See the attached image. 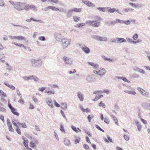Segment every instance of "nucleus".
<instances>
[{"instance_id": "f257e3e1", "label": "nucleus", "mask_w": 150, "mask_h": 150, "mask_svg": "<svg viewBox=\"0 0 150 150\" xmlns=\"http://www.w3.org/2000/svg\"><path fill=\"white\" fill-rule=\"evenodd\" d=\"M31 66L34 67H38L42 64V61L41 59H32L31 60Z\"/></svg>"}, {"instance_id": "f03ea898", "label": "nucleus", "mask_w": 150, "mask_h": 150, "mask_svg": "<svg viewBox=\"0 0 150 150\" xmlns=\"http://www.w3.org/2000/svg\"><path fill=\"white\" fill-rule=\"evenodd\" d=\"M61 44L62 45L63 48L64 49L68 46L71 43V40L66 38L62 39L61 40Z\"/></svg>"}, {"instance_id": "7ed1b4c3", "label": "nucleus", "mask_w": 150, "mask_h": 150, "mask_svg": "<svg viewBox=\"0 0 150 150\" xmlns=\"http://www.w3.org/2000/svg\"><path fill=\"white\" fill-rule=\"evenodd\" d=\"M25 4L24 3L20 2H15L14 8L18 11H21L24 9L23 5Z\"/></svg>"}, {"instance_id": "20e7f679", "label": "nucleus", "mask_w": 150, "mask_h": 150, "mask_svg": "<svg viewBox=\"0 0 150 150\" xmlns=\"http://www.w3.org/2000/svg\"><path fill=\"white\" fill-rule=\"evenodd\" d=\"M62 60L64 61L65 64H71L73 62V60L71 59H70L66 56L63 57Z\"/></svg>"}, {"instance_id": "39448f33", "label": "nucleus", "mask_w": 150, "mask_h": 150, "mask_svg": "<svg viewBox=\"0 0 150 150\" xmlns=\"http://www.w3.org/2000/svg\"><path fill=\"white\" fill-rule=\"evenodd\" d=\"M36 7L33 5H29L27 4L24 7V9L26 11H28L30 9L36 11Z\"/></svg>"}, {"instance_id": "423d86ee", "label": "nucleus", "mask_w": 150, "mask_h": 150, "mask_svg": "<svg viewBox=\"0 0 150 150\" xmlns=\"http://www.w3.org/2000/svg\"><path fill=\"white\" fill-rule=\"evenodd\" d=\"M8 105L9 108L11 110V111L13 114L16 116H19V114L18 112L16 111V109L13 107L10 103H8Z\"/></svg>"}, {"instance_id": "0eeeda50", "label": "nucleus", "mask_w": 150, "mask_h": 150, "mask_svg": "<svg viewBox=\"0 0 150 150\" xmlns=\"http://www.w3.org/2000/svg\"><path fill=\"white\" fill-rule=\"evenodd\" d=\"M56 40L58 41H60L62 39V35L61 33H55L54 34Z\"/></svg>"}, {"instance_id": "6e6552de", "label": "nucleus", "mask_w": 150, "mask_h": 150, "mask_svg": "<svg viewBox=\"0 0 150 150\" xmlns=\"http://www.w3.org/2000/svg\"><path fill=\"white\" fill-rule=\"evenodd\" d=\"M100 23L98 21H93L92 26L94 27H98L100 25Z\"/></svg>"}, {"instance_id": "1a4fd4ad", "label": "nucleus", "mask_w": 150, "mask_h": 150, "mask_svg": "<svg viewBox=\"0 0 150 150\" xmlns=\"http://www.w3.org/2000/svg\"><path fill=\"white\" fill-rule=\"evenodd\" d=\"M77 97L81 101H83L84 100V96L80 92H78L77 93Z\"/></svg>"}, {"instance_id": "9d476101", "label": "nucleus", "mask_w": 150, "mask_h": 150, "mask_svg": "<svg viewBox=\"0 0 150 150\" xmlns=\"http://www.w3.org/2000/svg\"><path fill=\"white\" fill-rule=\"evenodd\" d=\"M150 104V103H149L143 102L142 103V106L144 108L149 110Z\"/></svg>"}, {"instance_id": "9b49d317", "label": "nucleus", "mask_w": 150, "mask_h": 150, "mask_svg": "<svg viewBox=\"0 0 150 150\" xmlns=\"http://www.w3.org/2000/svg\"><path fill=\"white\" fill-rule=\"evenodd\" d=\"M81 48L82 50L86 54L89 53L90 52L89 48L86 46L83 47V46H82Z\"/></svg>"}, {"instance_id": "f8f14e48", "label": "nucleus", "mask_w": 150, "mask_h": 150, "mask_svg": "<svg viewBox=\"0 0 150 150\" xmlns=\"http://www.w3.org/2000/svg\"><path fill=\"white\" fill-rule=\"evenodd\" d=\"M117 42L119 43H121L123 42H126V40L123 38H117Z\"/></svg>"}, {"instance_id": "ddd939ff", "label": "nucleus", "mask_w": 150, "mask_h": 150, "mask_svg": "<svg viewBox=\"0 0 150 150\" xmlns=\"http://www.w3.org/2000/svg\"><path fill=\"white\" fill-rule=\"evenodd\" d=\"M22 139L23 140V144L24 145V146L26 147H28V140L26 139L24 137H22Z\"/></svg>"}, {"instance_id": "4468645a", "label": "nucleus", "mask_w": 150, "mask_h": 150, "mask_svg": "<svg viewBox=\"0 0 150 150\" xmlns=\"http://www.w3.org/2000/svg\"><path fill=\"white\" fill-rule=\"evenodd\" d=\"M72 9L68 10L66 13L67 16L68 18H70L72 16Z\"/></svg>"}, {"instance_id": "2eb2a0df", "label": "nucleus", "mask_w": 150, "mask_h": 150, "mask_svg": "<svg viewBox=\"0 0 150 150\" xmlns=\"http://www.w3.org/2000/svg\"><path fill=\"white\" fill-rule=\"evenodd\" d=\"M86 80L89 82H91L93 80L92 76L90 75H88L86 76Z\"/></svg>"}, {"instance_id": "dca6fc26", "label": "nucleus", "mask_w": 150, "mask_h": 150, "mask_svg": "<svg viewBox=\"0 0 150 150\" xmlns=\"http://www.w3.org/2000/svg\"><path fill=\"white\" fill-rule=\"evenodd\" d=\"M106 8L108 10V12H110L111 13H114L115 11V10H116V8H111L109 7H107Z\"/></svg>"}, {"instance_id": "f3484780", "label": "nucleus", "mask_w": 150, "mask_h": 150, "mask_svg": "<svg viewBox=\"0 0 150 150\" xmlns=\"http://www.w3.org/2000/svg\"><path fill=\"white\" fill-rule=\"evenodd\" d=\"M4 84L7 87H8L11 89L15 90V87L12 85H10L8 83L5 82L4 83Z\"/></svg>"}, {"instance_id": "a211bd4d", "label": "nucleus", "mask_w": 150, "mask_h": 150, "mask_svg": "<svg viewBox=\"0 0 150 150\" xmlns=\"http://www.w3.org/2000/svg\"><path fill=\"white\" fill-rule=\"evenodd\" d=\"M91 38H92L97 41H100V36L96 35H93L91 36Z\"/></svg>"}, {"instance_id": "6ab92c4d", "label": "nucleus", "mask_w": 150, "mask_h": 150, "mask_svg": "<svg viewBox=\"0 0 150 150\" xmlns=\"http://www.w3.org/2000/svg\"><path fill=\"white\" fill-rule=\"evenodd\" d=\"M134 10V9H133L129 8H124L123 9V11L125 13H127L130 11H133Z\"/></svg>"}, {"instance_id": "aec40b11", "label": "nucleus", "mask_w": 150, "mask_h": 150, "mask_svg": "<svg viewBox=\"0 0 150 150\" xmlns=\"http://www.w3.org/2000/svg\"><path fill=\"white\" fill-rule=\"evenodd\" d=\"M61 105V108L64 110H66L67 108V104L66 103H62Z\"/></svg>"}, {"instance_id": "412c9836", "label": "nucleus", "mask_w": 150, "mask_h": 150, "mask_svg": "<svg viewBox=\"0 0 150 150\" xmlns=\"http://www.w3.org/2000/svg\"><path fill=\"white\" fill-rule=\"evenodd\" d=\"M124 91L125 93L129 94H131L133 95H135L136 94V92L134 91H133L128 90H125Z\"/></svg>"}, {"instance_id": "4be33fe9", "label": "nucleus", "mask_w": 150, "mask_h": 150, "mask_svg": "<svg viewBox=\"0 0 150 150\" xmlns=\"http://www.w3.org/2000/svg\"><path fill=\"white\" fill-rule=\"evenodd\" d=\"M136 123L137 126L138 130L139 131H140L141 130L142 128L141 125L139 124V122H136Z\"/></svg>"}, {"instance_id": "5701e85b", "label": "nucleus", "mask_w": 150, "mask_h": 150, "mask_svg": "<svg viewBox=\"0 0 150 150\" xmlns=\"http://www.w3.org/2000/svg\"><path fill=\"white\" fill-rule=\"evenodd\" d=\"M64 144L67 146H69L70 144V142L69 140L67 139H65L64 142Z\"/></svg>"}, {"instance_id": "b1692460", "label": "nucleus", "mask_w": 150, "mask_h": 150, "mask_svg": "<svg viewBox=\"0 0 150 150\" xmlns=\"http://www.w3.org/2000/svg\"><path fill=\"white\" fill-rule=\"evenodd\" d=\"M111 117H112V119H113V120H114V122H115V123L118 125V121L117 119L116 118V117H115V116L113 115H111Z\"/></svg>"}, {"instance_id": "393cba45", "label": "nucleus", "mask_w": 150, "mask_h": 150, "mask_svg": "<svg viewBox=\"0 0 150 150\" xmlns=\"http://www.w3.org/2000/svg\"><path fill=\"white\" fill-rule=\"evenodd\" d=\"M47 104L51 108H53L54 106L53 105L51 99L50 100L48 101Z\"/></svg>"}, {"instance_id": "a878e982", "label": "nucleus", "mask_w": 150, "mask_h": 150, "mask_svg": "<svg viewBox=\"0 0 150 150\" xmlns=\"http://www.w3.org/2000/svg\"><path fill=\"white\" fill-rule=\"evenodd\" d=\"M45 93H47V94L48 95H50L51 94H54L55 92L54 90L48 91H45Z\"/></svg>"}, {"instance_id": "bb28decb", "label": "nucleus", "mask_w": 150, "mask_h": 150, "mask_svg": "<svg viewBox=\"0 0 150 150\" xmlns=\"http://www.w3.org/2000/svg\"><path fill=\"white\" fill-rule=\"evenodd\" d=\"M16 39L19 40H26V38L25 37L21 36H17Z\"/></svg>"}, {"instance_id": "cd10ccee", "label": "nucleus", "mask_w": 150, "mask_h": 150, "mask_svg": "<svg viewBox=\"0 0 150 150\" xmlns=\"http://www.w3.org/2000/svg\"><path fill=\"white\" fill-rule=\"evenodd\" d=\"M93 72L94 73L97 74L100 76L104 75L105 73V72H103V73H102V74H99L98 72V71L95 70H93Z\"/></svg>"}, {"instance_id": "c85d7f7f", "label": "nucleus", "mask_w": 150, "mask_h": 150, "mask_svg": "<svg viewBox=\"0 0 150 150\" xmlns=\"http://www.w3.org/2000/svg\"><path fill=\"white\" fill-rule=\"evenodd\" d=\"M0 95L1 97H5L7 96L6 94L3 91L0 90Z\"/></svg>"}, {"instance_id": "c756f323", "label": "nucleus", "mask_w": 150, "mask_h": 150, "mask_svg": "<svg viewBox=\"0 0 150 150\" xmlns=\"http://www.w3.org/2000/svg\"><path fill=\"white\" fill-rule=\"evenodd\" d=\"M73 11H75L77 12H80L81 11V8H72Z\"/></svg>"}, {"instance_id": "7c9ffc66", "label": "nucleus", "mask_w": 150, "mask_h": 150, "mask_svg": "<svg viewBox=\"0 0 150 150\" xmlns=\"http://www.w3.org/2000/svg\"><path fill=\"white\" fill-rule=\"evenodd\" d=\"M83 131L89 137H92L91 134L90 133L89 131L87 129H84Z\"/></svg>"}, {"instance_id": "2f4dec72", "label": "nucleus", "mask_w": 150, "mask_h": 150, "mask_svg": "<svg viewBox=\"0 0 150 150\" xmlns=\"http://www.w3.org/2000/svg\"><path fill=\"white\" fill-rule=\"evenodd\" d=\"M31 79H33L35 81H37L39 80V79L36 76L33 75L31 76Z\"/></svg>"}, {"instance_id": "473e14b6", "label": "nucleus", "mask_w": 150, "mask_h": 150, "mask_svg": "<svg viewBox=\"0 0 150 150\" xmlns=\"http://www.w3.org/2000/svg\"><path fill=\"white\" fill-rule=\"evenodd\" d=\"M108 40L107 38L105 37H101L100 38V41H106Z\"/></svg>"}, {"instance_id": "72a5a7b5", "label": "nucleus", "mask_w": 150, "mask_h": 150, "mask_svg": "<svg viewBox=\"0 0 150 150\" xmlns=\"http://www.w3.org/2000/svg\"><path fill=\"white\" fill-rule=\"evenodd\" d=\"M73 18L75 21L77 22L80 20V18L78 16H74L73 17Z\"/></svg>"}, {"instance_id": "f704fd0d", "label": "nucleus", "mask_w": 150, "mask_h": 150, "mask_svg": "<svg viewBox=\"0 0 150 150\" xmlns=\"http://www.w3.org/2000/svg\"><path fill=\"white\" fill-rule=\"evenodd\" d=\"M142 95H143L145 96L148 97V95L149 94V93L145 91L144 89L142 91V93L141 94Z\"/></svg>"}, {"instance_id": "c9c22d12", "label": "nucleus", "mask_w": 150, "mask_h": 150, "mask_svg": "<svg viewBox=\"0 0 150 150\" xmlns=\"http://www.w3.org/2000/svg\"><path fill=\"white\" fill-rule=\"evenodd\" d=\"M94 117V116L93 115H89L88 116V120L89 122H91V119Z\"/></svg>"}, {"instance_id": "e433bc0d", "label": "nucleus", "mask_w": 150, "mask_h": 150, "mask_svg": "<svg viewBox=\"0 0 150 150\" xmlns=\"http://www.w3.org/2000/svg\"><path fill=\"white\" fill-rule=\"evenodd\" d=\"M107 9L106 8H102L101 7H99L97 8V9L99 11H101L105 12V9Z\"/></svg>"}, {"instance_id": "4c0bfd02", "label": "nucleus", "mask_w": 150, "mask_h": 150, "mask_svg": "<svg viewBox=\"0 0 150 150\" xmlns=\"http://www.w3.org/2000/svg\"><path fill=\"white\" fill-rule=\"evenodd\" d=\"M17 124H18L19 125H21L22 127L23 128H26V125H25V123H20L19 122H17Z\"/></svg>"}, {"instance_id": "58836bf2", "label": "nucleus", "mask_w": 150, "mask_h": 150, "mask_svg": "<svg viewBox=\"0 0 150 150\" xmlns=\"http://www.w3.org/2000/svg\"><path fill=\"white\" fill-rule=\"evenodd\" d=\"M85 25V23H80L79 24H77L75 26L76 27H80L82 26H83Z\"/></svg>"}, {"instance_id": "ea45409f", "label": "nucleus", "mask_w": 150, "mask_h": 150, "mask_svg": "<svg viewBox=\"0 0 150 150\" xmlns=\"http://www.w3.org/2000/svg\"><path fill=\"white\" fill-rule=\"evenodd\" d=\"M12 43L14 44V45H16V46H19L20 47H24V45L23 44H18V43H16V42H12Z\"/></svg>"}, {"instance_id": "a19ab883", "label": "nucleus", "mask_w": 150, "mask_h": 150, "mask_svg": "<svg viewBox=\"0 0 150 150\" xmlns=\"http://www.w3.org/2000/svg\"><path fill=\"white\" fill-rule=\"evenodd\" d=\"M50 9H51L53 11H57L59 10V9L52 6H50Z\"/></svg>"}, {"instance_id": "79ce46f5", "label": "nucleus", "mask_w": 150, "mask_h": 150, "mask_svg": "<svg viewBox=\"0 0 150 150\" xmlns=\"http://www.w3.org/2000/svg\"><path fill=\"white\" fill-rule=\"evenodd\" d=\"M126 39L128 42L134 44V41L132 39H130L129 38H127Z\"/></svg>"}, {"instance_id": "37998d69", "label": "nucleus", "mask_w": 150, "mask_h": 150, "mask_svg": "<svg viewBox=\"0 0 150 150\" xmlns=\"http://www.w3.org/2000/svg\"><path fill=\"white\" fill-rule=\"evenodd\" d=\"M89 7H94L95 6V4L92 3L90 2L89 1L88 2V4L87 5Z\"/></svg>"}, {"instance_id": "c03bdc74", "label": "nucleus", "mask_w": 150, "mask_h": 150, "mask_svg": "<svg viewBox=\"0 0 150 150\" xmlns=\"http://www.w3.org/2000/svg\"><path fill=\"white\" fill-rule=\"evenodd\" d=\"M30 20H31V21L32 20H33V21H36V22H39V23H43V22L42 20H35V19H34L33 18H30Z\"/></svg>"}, {"instance_id": "a18cd8bd", "label": "nucleus", "mask_w": 150, "mask_h": 150, "mask_svg": "<svg viewBox=\"0 0 150 150\" xmlns=\"http://www.w3.org/2000/svg\"><path fill=\"white\" fill-rule=\"evenodd\" d=\"M9 126V131L11 132H13L14 131V130L13 128H12V124L9 125H8Z\"/></svg>"}, {"instance_id": "49530a36", "label": "nucleus", "mask_w": 150, "mask_h": 150, "mask_svg": "<svg viewBox=\"0 0 150 150\" xmlns=\"http://www.w3.org/2000/svg\"><path fill=\"white\" fill-rule=\"evenodd\" d=\"M16 131L18 134H21V132L18 126L16 127Z\"/></svg>"}, {"instance_id": "de8ad7c7", "label": "nucleus", "mask_w": 150, "mask_h": 150, "mask_svg": "<svg viewBox=\"0 0 150 150\" xmlns=\"http://www.w3.org/2000/svg\"><path fill=\"white\" fill-rule=\"evenodd\" d=\"M93 21H88L86 22L85 24H88L89 25L92 26Z\"/></svg>"}, {"instance_id": "09e8293b", "label": "nucleus", "mask_w": 150, "mask_h": 150, "mask_svg": "<svg viewBox=\"0 0 150 150\" xmlns=\"http://www.w3.org/2000/svg\"><path fill=\"white\" fill-rule=\"evenodd\" d=\"M60 130L63 132H64V133H65V131L64 129V127H63V126L62 125H60Z\"/></svg>"}, {"instance_id": "8fccbe9b", "label": "nucleus", "mask_w": 150, "mask_h": 150, "mask_svg": "<svg viewBox=\"0 0 150 150\" xmlns=\"http://www.w3.org/2000/svg\"><path fill=\"white\" fill-rule=\"evenodd\" d=\"M99 106H102V107L103 108H105V103H103L102 102H101L99 104Z\"/></svg>"}, {"instance_id": "3c124183", "label": "nucleus", "mask_w": 150, "mask_h": 150, "mask_svg": "<svg viewBox=\"0 0 150 150\" xmlns=\"http://www.w3.org/2000/svg\"><path fill=\"white\" fill-rule=\"evenodd\" d=\"M60 113H61V114L63 116V117L67 121V119L66 118V117L64 113L62 111V110H61L60 111Z\"/></svg>"}, {"instance_id": "603ef678", "label": "nucleus", "mask_w": 150, "mask_h": 150, "mask_svg": "<svg viewBox=\"0 0 150 150\" xmlns=\"http://www.w3.org/2000/svg\"><path fill=\"white\" fill-rule=\"evenodd\" d=\"M71 129L74 131L76 133L79 132V131L76 129V128L74 126H71Z\"/></svg>"}, {"instance_id": "864d4df0", "label": "nucleus", "mask_w": 150, "mask_h": 150, "mask_svg": "<svg viewBox=\"0 0 150 150\" xmlns=\"http://www.w3.org/2000/svg\"><path fill=\"white\" fill-rule=\"evenodd\" d=\"M115 20L116 21V23H124L123 20H121L118 19H116Z\"/></svg>"}, {"instance_id": "5fc2aeb1", "label": "nucleus", "mask_w": 150, "mask_h": 150, "mask_svg": "<svg viewBox=\"0 0 150 150\" xmlns=\"http://www.w3.org/2000/svg\"><path fill=\"white\" fill-rule=\"evenodd\" d=\"M123 137L125 140L127 141L129 140V136L127 135L124 134V135Z\"/></svg>"}, {"instance_id": "6e6d98bb", "label": "nucleus", "mask_w": 150, "mask_h": 150, "mask_svg": "<svg viewBox=\"0 0 150 150\" xmlns=\"http://www.w3.org/2000/svg\"><path fill=\"white\" fill-rule=\"evenodd\" d=\"M35 143H33L32 142H31L30 143V146L32 148H34L35 147Z\"/></svg>"}, {"instance_id": "4d7b16f0", "label": "nucleus", "mask_w": 150, "mask_h": 150, "mask_svg": "<svg viewBox=\"0 0 150 150\" xmlns=\"http://www.w3.org/2000/svg\"><path fill=\"white\" fill-rule=\"evenodd\" d=\"M0 111L3 112H6V109L4 107L0 106Z\"/></svg>"}, {"instance_id": "13d9d810", "label": "nucleus", "mask_w": 150, "mask_h": 150, "mask_svg": "<svg viewBox=\"0 0 150 150\" xmlns=\"http://www.w3.org/2000/svg\"><path fill=\"white\" fill-rule=\"evenodd\" d=\"M138 38V35L137 33H135L133 36L132 38L135 40H136Z\"/></svg>"}, {"instance_id": "bf43d9fd", "label": "nucleus", "mask_w": 150, "mask_h": 150, "mask_svg": "<svg viewBox=\"0 0 150 150\" xmlns=\"http://www.w3.org/2000/svg\"><path fill=\"white\" fill-rule=\"evenodd\" d=\"M82 111L83 112H90V110H89L88 108H86V109H83L82 110Z\"/></svg>"}, {"instance_id": "052dcab7", "label": "nucleus", "mask_w": 150, "mask_h": 150, "mask_svg": "<svg viewBox=\"0 0 150 150\" xmlns=\"http://www.w3.org/2000/svg\"><path fill=\"white\" fill-rule=\"evenodd\" d=\"M5 64H6L7 67V69L9 70H12L11 67L9 65L8 63H6Z\"/></svg>"}, {"instance_id": "680f3d73", "label": "nucleus", "mask_w": 150, "mask_h": 150, "mask_svg": "<svg viewBox=\"0 0 150 150\" xmlns=\"http://www.w3.org/2000/svg\"><path fill=\"white\" fill-rule=\"evenodd\" d=\"M5 6V4L4 3V1L2 0L0 1V6Z\"/></svg>"}, {"instance_id": "e2e57ef3", "label": "nucleus", "mask_w": 150, "mask_h": 150, "mask_svg": "<svg viewBox=\"0 0 150 150\" xmlns=\"http://www.w3.org/2000/svg\"><path fill=\"white\" fill-rule=\"evenodd\" d=\"M39 39L42 41H45L46 40L44 36H40L39 38Z\"/></svg>"}, {"instance_id": "0e129e2a", "label": "nucleus", "mask_w": 150, "mask_h": 150, "mask_svg": "<svg viewBox=\"0 0 150 150\" xmlns=\"http://www.w3.org/2000/svg\"><path fill=\"white\" fill-rule=\"evenodd\" d=\"M83 148L86 150H89V146L87 144H84L83 145Z\"/></svg>"}, {"instance_id": "69168bd1", "label": "nucleus", "mask_w": 150, "mask_h": 150, "mask_svg": "<svg viewBox=\"0 0 150 150\" xmlns=\"http://www.w3.org/2000/svg\"><path fill=\"white\" fill-rule=\"evenodd\" d=\"M16 93L17 95L20 97V98H22V96L21 95L19 91L18 90H17Z\"/></svg>"}, {"instance_id": "338daca9", "label": "nucleus", "mask_w": 150, "mask_h": 150, "mask_svg": "<svg viewBox=\"0 0 150 150\" xmlns=\"http://www.w3.org/2000/svg\"><path fill=\"white\" fill-rule=\"evenodd\" d=\"M104 122L107 124H108L109 123V120L106 117H105L104 119Z\"/></svg>"}, {"instance_id": "774afa93", "label": "nucleus", "mask_w": 150, "mask_h": 150, "mask_svg": "<svg viewBox=\"0 0 150 150\" xmlns=\"http://www.w3.org/2000/svg\"><path fill=\"white\" fill-rule=\"evenodd\" d=\"M5 57L4 54L1 52H0V59L3 58Z\"/></svg>"}]
</instances>
